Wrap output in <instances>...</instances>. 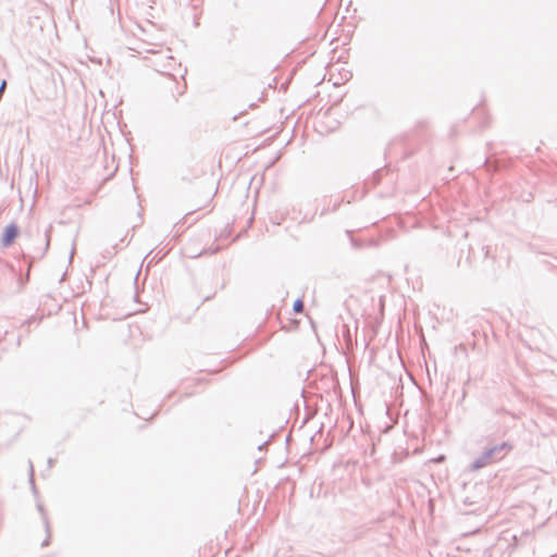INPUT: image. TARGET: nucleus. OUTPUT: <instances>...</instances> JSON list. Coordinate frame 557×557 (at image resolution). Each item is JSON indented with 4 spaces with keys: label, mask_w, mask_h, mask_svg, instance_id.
Returning a JSON list of instances; mask_svg holds the SVG:
<instances>
[{
    "label": "nucleus",
    "mask_w": 557,
    "mask_h": 557,
    "mask_svg": "<svg viewBox=\"0 0 557 557\" xmlns=\"http://www.w3.org/2000/svg\"><path fill=\"white\" fill-rule=\"evenodd\" d=\"M16 236H17V227L15 225L7 226L3 232V238H2L3 245L4 246L11 245L14 242V239L16 238Z\"/></svg>",
    "instance_id": "f257e3e1"
},
{
    "label": "nucleus",
    "mask_w": 557,
    "mask_h": 557,
    "mask_svg": "<svg viewBox=\"0 0 557 557\" xmlns=\"http://www.w3.org/2000/svg\"><path fill=\"white\" fill-rule=\"evenodd\" d=\"M293 309L295 312L300 313L304 310V302L301 299H298L294 302Z\"/></svg>",
    "instance_id": "f03ea898"
}]
</instances>
